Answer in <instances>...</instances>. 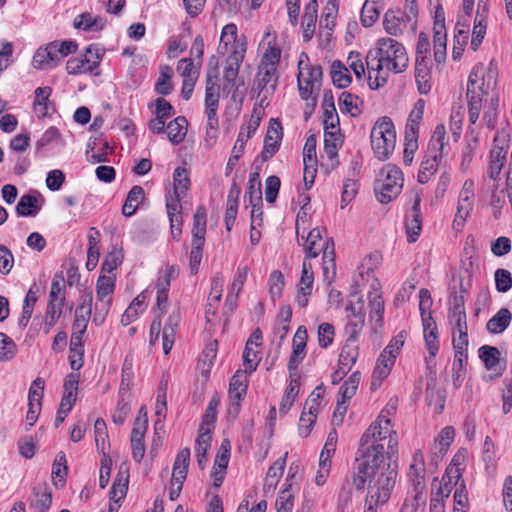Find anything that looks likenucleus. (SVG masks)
<instances>
[{
  "mask_svg": "<svg viewBox=\"0 0 512 512\" xmlns=\"http://www.w3.org/2000/svg\"><path fill=\"white\" fill-rule=\"evenodd\" d=\"M290 383L287 386L285 393L280 402L279 411L281 414H286L294 403L298 393H299V380L296 376L290 377Z\"/></svg>",
  "mask_w": 512,
  "mask_h": 512,
  "instance_id": "obj_45",
  "label": "nucleus"
},
{
  "mask_svg": "<svg viewBox=\"0 0 512 512\" xmlns=\"http://www.w3.org/2000/svg\"><path fill=\"white\" fill-rule=\"evenodd\" d=\"M247 197L249 204L252 206L251 218H254L255 212L262 213V191L258 173L250 174L247 192L245 194V198Z\"/></svg>",
  "mask_w": 512,
  "mask_h": 512,
  "instance_id": "obj_25",
  "label": "nucleus"
},
{
  "mask_svg": "<svg viewBox=\"0 0 512 512\" xmlns=\"http://www.w3.org/2000/svg\"><path fill=\"white\" fill-rule=\"evenodd\" d=\"M206 217V208L202 205L198 206L193 216L192 243L189 261L190 271L192 274H196L198 272L203 256L207 224Z\"/></svg>",
  "mask_w": 512,
  "mask_h": 512,
  "instance_id": "obj_6",
  "label": "nucleus"
},
{
  "mask_svg": "<svg viewBox=\"0 0 512 512\" xmlns=\"http://www.w3.org/2000/svg\"><path fill=\"white\" fill-rule=\"evenodd\" d=\"M464 458V455L461 453H458L453 457L451 464L447 467L445 475L442 478L444 488L439 487L437 494L443 495L445 490V496L448 497L451 492L452 485L457 486L459 484L460 480H462L461 465L464 462Z\"/></svg>",
  "mask_w": 512,
  "mask_h": 512,
  "instance_id": "obj_20",
  "label": "nucleus"
},
{
  "mask_svg": "<svg viewBox=\"0 0 512 512\" xmlns=\"http://www.w3.org/2000/svg\"><path fill=\"white\" fill-rule=\"evenodd\" d=\"M190 462V449L183 448L176 456L173 465L172 479L171 482L173 486L176 484L183 485L188 472Z\"/></svg>",
  "mask_w": 512,
  "mask_h": 512,
  "instance_id": "obj_27",
  "label": "nucleus"
},
{
  "mask_svg": "<svg viewBox=\"0 0 512 512\" xmlns=\"http://www.w3.org/2000/svg\"><path fill=\"white\" fill-rule=\"evenodd\" d=\"M407 239L410 243L416 242L422 230V215L420 211V197L416 196L411 209L405 217Z\"/></svg>",
  "mask_w": 512,
  "mask_h": 512,
  "instance_id": "obj_22",
  "label": "nucleus"
},
{
  "mask_svg": "<svg viewBox=\"0 0 512 512\" xmlns=\"http://www.w3.org/2000/svg\"><path fill=\"white\" fill-rule=\"evenodd\" d=\"M358 355L359 347L357 341L346 340V343L339 355L338 366L342 367L346 371H350L356 363Z\"/></svg>",
  "mask_w": 512,
  "mask_h": 512,
  "instance_id": "obj_37",
  "label": "nucleus"
},
{
  "mask_svg": "<svg viewBox=\"0 0 512 512\" xmlns=\"http://www.w3.org/2000/svg\"><path fill=\"white\" fill-rule=\"evenodd\" d=\"M491 73L492 69L489 68V80L487 84H485L482 67H474L468 77L467 100L469 107V121L471 124H475L477 122L482 108V102H488L490 80L493 78Z\"/></svg>",
  "mask_w": 512,
  "mask_h": 512,
  "instance_id": "obj_2",
  "label": "nucleus"
},
{
  "mask_svg": "<svg viewBox=\"0 0 512 512\" xmlns=\"http://www.w3.org/2000/svg\"><path fill=\"white\" fill-rule=\"evenodd\" d=\"M415 80L421 94H427L430 91V72L426 60L416 58Z\"/></svg>",
  "mask_w": 512,
  "mask_h": 512,
  "instance_id": "obj_41",
  "label": "nucleus"
},
{
  "mask_svg": "<svg viewBox=\"0 0 512 512\" xmlns=\"http://www.w3.org/2000/svg\"><path fill=\"white\" fill-rule=\"evenodd\" d=\"M286 457L287 453H285L283 457L278 458L273 465L269 467L264 480V489L266 492L273 491L279 482V479L282 477L286 464Z\"/></svg>",
  "mask_w": 512,
  "mask_h": 512,
  "instance_id": "obj_38",
  "label": "nucleus"
},
{
  "mask_svg": "<svg viewBox=\"0 0 512 512\" xmlns=\"http://www.w3.org/2000/svg\"><path fill=\"white\" fill-rule=\"evenodd\" d=\"M314 273L311 263L304 259L299 283L297 284L296 302L300 307H306L312 294Z\"/></svg>",
  "mask_w": 512,
  "mask_h": 512,
  "instance_id": "obj_19",
  "label": "nucleus"
},
{
  "mask_svg": "<svg viewBox=\"0 0 512 512\" xmlns=\"http://www.w3.org/2000/svg\"><path fill=\"white\" fill-rule=\"evenodd\" d=\"M446 394L443 389L430 388L426 389V401L430 407L434 408L437 414H441L445 406Z\"/></svg>",
  "mask_w": 512,
  "mask_h": 512,
  "instance_id": "obj_53",
  "label": "nucleus"
},
{
  "mask_svg": "<svg viewBox=\"0 0 512 512\" xmlns=\"http://www.w3.org/2000/svg\"><path fill=\"white\" fill-rule=\"evenodd\" d=\"M281 138L282 125L280 121L271 119L264 139L263 160H268L279 150Z\"/></svg>",
  "mask_w": 512,
  "mask_h": 512,
  "instance_id": "obj_21",
  "label": "nucleus"
},
{
  "mask_svg": "<svg viewBox=\"0 0 512 512\" xmlns=\"http://www.w3.org/2000/svg\"><path fill=\"white\" fill-rule=\"evenodd\" d=\"M298 69V77L304 78V80H308L309 82H314V85H321L322 68L319 65L310 66L306 53H301L298 61Z\"/></svg>",
  "mask_w": 512,
  "mask_h": 512,
  "instance_id": "obj_32",
  "label": "nucleus"
},
{
  "mask_svg": "<svg viewBox=\"0 0 512 512\" xmlns=\"http://www.w3.org/2000/svg\"><path fill=\"white\" fill-rule=\"evenodd\" d=\"M381 173L385 176L379 187L375 188L377 199L387 204L396 198L403 187V174L401 170L391 164L386 165Z\"/></svg>",
  "mask_w": 512,
  "mask_h": 512,
  "instance_id": "obj_7",
  "label": "nucleus"
},
{
  "mask_svg": "<svg viewBox=\"0 0 512 512\" xmlns=\"http://www.w3.org/2000/svg\"><path fill=\"white\" fill-rule=\"evenodd\" d=\"M371 146L376 158L384 161L393 153L396 146V131L392 120L380 117L371 130Z\"/></svg>",
  "mask_w": 512,
  "mask_h": 512,
  "instance_id": "obj_3",
  "label": "nucleus"
},
{
  "mask_svg": "<svg viewBox=\"0 0 512 512\" xmlns=\"http://www.w3.org/2000/svg\"><path fill=\"white\" fill-rule=\"evenodd\" d=\"M366 69L368 84L371 89L376 90L387 82L389 75L377 48L368 51L365 59Z\"/></svg>",
  "mask_w": 512,
  "mask_h": 512,
  "instance_id": "obj_12",
  "label": "nucleus"
},
{
  "mask_svg": "<svg viewBox=\"0 0 512 512\" xmlns=\"http://www.w3.org/2000/svg\"><path fill=\"white\" fill-rule=\"evenodd\" d=\"M508 135L502 131L494 137V145L490 151V160L488 166V176L492 180H497L501 170L506 162V155L509 148Z\"/></svg>",
  "mask_w": 512,
  "mask_h": 512,
  "instance_id": "obj_11",
  "label": "nucleus"
},
{
  "mask_svg": "<svg viewBox=\"0 0 512 512\" xmlns=\"http://www.w3.org/2000/svg\"><path fill=\"white\" fill-rule=\"evenodd\" d=\"M37 292L34 291L33 287H31L24 299L23 307H22V314L19 319L18 325L21 328H26L34 310V306L37 302Z\"/></svg>",
  "mask_w": 512,
  "mask_h": 512,
  "instance_id": "obj_49",
  "label": "nucleus"
},
{
  "mask_svg": "<svg viewBox=\"0 0 512 512\" xmlns=\"http://www.w3.org/2000/svg\"><path fill=\"white\" fill-rule=\"evenodd\" d=\"M377 49L388 74L401 73L408 67V56L405 47L392 38L378 40Z\"/></svg>",
  "mask_w": 512,
  "mask_h": 512,
  "instance_id": "obj_5",
  "label": "nucleus"
},
{
  "mask_svg": "<svg viewBox=\"0 0 512 512\" xmlns=\"http://www.w3.org/2000/svg\"><path fill=\"white\" fill-rule=\"evenodd\" d=\"M486 22L485 15L479 14L475 18V24L472 32V40H471V48L473 51H476L482 43V40L486 34Z\"/></svg>",
  "mask_w": 512,
  "mask_h": 512,
  "instance_id": "obj_59",
  "label": "nucleus"
},
{
  "mask_svg": "<svg viewBox=\"0 0 512 512\" xmlns=\"http://www.w3.org/2000/svg\"><path fill=\"white\" fill-rule=\"evenodd\" d=\"M443 25L435 28L434 33V59L438 64L445 61L446 58V34L442 31Z\"/></svg>",
  "mask_w": 512,
  "mask_h": 512,
  "instance_id": "obj_54",
  "label": "nucleus"
},
{
  "mask_svg": "<svg viewBox=\"0 0 512 512\" xmlns=\"http://www.w3.org/2000/svg\"><path fill=\"white\" fill-rule=\"evenodd\" d=\"M93 297L88 293L81 298V303L75 310V318L72 324L71 342L72 349L80 351L82 348V338L86 332L89 319L92 312Z\"/></svg>",
  "mask_w": 512,
  "mask_h": 512,
  "instance_id": "obj_8",
  "label": "nucleus"
},
{
  "mask_svg": "<svg viewBox=\"0 0 512 512\" xmlns=\"http://www.w3.org/2000/svg\"><path fill=\"white\" fill-rule=\"evenodd\" d=\"M489 106L485 105V111L483 114V120L487 124L489 128H494L496 118H497V105L498 98L493 88H489V96H488Z\"/></svg>",
  "mask_w": 512,
  "mask_h": 512,
  "instance_id": "obj_58",
  "label": "nucleus"
},
{
  "mask_svg": "<svg viewBox=\"0 0 512 512\" xmlns=\"http://www.w3.org/2000/svg\"><path fill=\"white\" fill-rule=\"evenodd\" d=\"M396 356L394 354L382 351L377 359L376 366L372 375V388H376L380 383L390 374L392 367L395 364Z\"/></svg>",
  "mask_w": 512,
  "mask_h": 512,
  "instance_id": "obj_24",
  "label": "nucleus"
},
{
  "mask_svg": "<svg viewBox=\"0 0 512 512\" xmlns=\"http://www.w3.org/2000/svg\"><path fill=\"white\" fill-rule=\"evenodd\" d=\"M317 13V0L309 1L305 6L304 14L302 17L303 39L305 42H309L315 33Z\"/></svg>",
  "mask_w": 512,
  "mask_h": 512,
  "instance_id": "obj_26",
  "label": "nucleus"
},
{
  "mask_svg": "<svg viewBox=\"0 0 512 512\" xmlns=\"http://www.w3.org/2000/svg\"><path fill=\"white\" fill-rule=\"evenodd\" d=\"M212 437L207 432L198 433V437L196 439V457L197 462L200 469H204L205 464L207 462V451L211 446Z\"/></svg>",
  "mask_w": 512,
  "mask_h": 512,
  "instance_id": "obj_50",
  "label": "nucleus"
},
{
  "mask_svg": "<svg viewBox=\"0 0 512 512\" xmlns=\"http://www.w3.org/2000/svg\"><path fill=\"white\" fill-rule=\"evenodd\" d=\"M17 352L15 342L5 333L0 332V361L11 360Z\"/></svg>",
  "mask_w": 512,
  "mask_h": 512,
  "instance_id": "obj_62",
  "label": "nucleus"
},
{
  "mask_svg": "<svg viewBox=\"0 0 512 512\" xmlns=\"http://www.w3.org/2000/svg\"><path fill=\"white\" fill-rule=\"evenodd\" d=\"M420 297V305L419 309L421 312L423 329H424V340L426 344V348L429 352V358L427 359V363L430 364L431 361L437 355L439 350V340H438V329L436 322L434 321L429 310L432 299L430 293L427 289H421L419 292Z\"/></svg>",
  "mask_w": 512,
  "mask_h": 512,
  "instance_id": "obj_4",
  "label": "nucleus"
},
{
  "mask_svg": "<svg viewBox=\"0 0 512 512\" xmlns=\"http://www.w3.org/2000/svg\"><path fill=\"white\" fill-rule=\"evenodd\" d=\"M111 304L112 298H97V302L95 304V312L93 316V323L95 325L100 326L105 322Z\"/></svg>",
  "mask_w": 512,
  "mask_h": 512,
  "instance_id": "obj_63",
  "label": "nucleus"
},
{
  "mask_svg": "<svg viewBox=\"0 0 512 512\" xmlns=\"http://www.w3.org/2000/svg\"><path fill=\"white\" fill-rule=\"evenodd\" d=\"M115 289V275L101 274L97 280V298H112Z\"/></svg>",
  "mask_w": 512,
  "mask_h": 512,
  "instance_id": "obj_55",
  "label": "nucleus"
},
{
  "mask_svg": "<svg viewBox=\"0 0 512 512\" xmlns=\"http://www.w3.org/2000/svg\"><path fill=\"white\" fill-rule=\"evenodd\" d=\"M276 37L269 32L265 33L263 42H266L268 47L261 59L260 66L272 67L277 69V65L281 57V49L275 43Z\"/></svg>",
  "mask_w": 512,
  "mask_h": 512,
  "instance_id": "obj_30",
  "label": "nucleus"
},
{
  "mask_svg": "<svg viewBox=\"0 0 512 512\" xmlns=\"http://www.w3.org/2000/svg\"><path fill=\"white\" fill-rule=\"evenodd\" d=\"M278 83L276 68L258 66L255 86L258 90L257 100L260 108L269 104V97L274 94Z\"/></svg>",
  "mask_w": 512,
  "mask_h": 512,
  "instance_id": "obj_9",
  "label": "nucleus"
},
{
  "mask_svg": "<svg viewBox=\"0 0 512 512\" xmlns=\"http://www.w3.org/2000/svg\"><path fill=\"white\" fill-rule=\"evenodd\" d=\"M39 209L37 192L22 195L16 205V213L20 217L35 216Z\"/></svg>",
  "mask_w": 512,
  "mask_h": 512,
  "instance_id": "obj_40",
  "label": "nucleus"
},
{
  "mask_svg": "<svg viewBox=\"0 0 512 512\" xmlns=\"http://www.w3.org/2000/svg\"><path fill=\"white\" fill-rule=\"evenodd\" d=\"M479 357L488 370H494L500 361V351L496 347L483 345L479 348Z\"/></svg>",
  "mask_w": 512,
  "mask_h": 512,
  "instance_id": "obj_51",
  "label": "nucleus"
},
{
  "mask_svg": "<svg viewBox=\"0 0 512 512\" xmlns=\"http://www.w3.org/2000/svg\"><path fill=\"white\" fill-rule=\"evenodd\" d=\"M441 160L425 156L421 162L420 170L418 172V182L427 183L429 179L436 173Z\"/></svg>",
  "mask_w": 512,
  "mask_h": 512,
  "instance_id": "obj_52",
  "label": "nucleus"
},
{
  "mask_svg": "<svg viewBox=\"0 0 512 512\" xmlns=\"http://www.w3.org/2000/svg\"><path fill=\"white\" fill-rule=\"evenodd\" d=\"M512 314L507 308H501L488 322L487 330L493 334L502 333L509 325Z\"/></svg>",
  "mask_w": 512,
  "mask_h": 512,
  "instance_id": "obj_43",
  "label": "nucleus"
},
{
  "mask_svg": "<svg viewBox=\"0 0 512 512\" xmlns=\"http://www.w3.org/2000/svg\"><path fill=\"white\" fill-rule=\"evenodd\" d=\"M338 102L341 111L349 113L352 117L362 113L363 101L357 95L344 91L339 95Z\"/></svg>",
  "mask_w": 512,
  "mask_h": 512,
  "instance_id": "obj_34",
  "label": "nucleus"
},
{
  "mask_svg": "<svg viewBox=\"0 0 512 512\" xmlns=\"http://www.w3.org/2000/svg\"><path fill=\"white\" fill-rule=\"evenodd\" d=\"M408 477L415 492L414 501L417 506L424 504L426 500L425 462L420 450H417L413 455Z\"/></svg>",
  "mask_w": 512,
  "mask_h": 512,
  "instance_id": "obj_10",
  "label": "nucleus"
},
{
  "mask_svg": "<svg viewBox=\"0 0 512 512\" xmlns=\"http://www.w3.org/2000/svg\"><path fill=\"white\" fill-rule=\"evenodd\" d=\"M60 62V55H58V50H56V41L50 42L45 47L38 48L32 60L34 68L40 70L53 69Z\"/></svg>",
  "mask_w": 512,
  "mask_h": 512,
  "instance_id": "obj_18",
  "label": "nucleus"
},
{
  "mask_svg": "<svg viewBox=\"0 0 512 512\" xmlns=\"http://www.w3.org/2000/svg\"><path fill=\"white\" fill-rule=\"evenodd\" d=\"M307 339L308 335L306 328L304 326H299L293 338V349L288 364L290 377L297 375L298 365L306 355L305 348Z\"/></svg>",
  "mask_w": 512,
  "mask_h": 512,
  "instance_id": "obj_17",
  "label": "nucleus"
},
{
  "mask_svg": "<svg viewBox=\"0 0 512 512\" xmlns=\"http://www.w3.org/2000/svg\"><path fill=\"white\" fill-rule=\"evenodd\" d=\"M174 192L175 195L183 196L190 187V179L188 172L183 167H177L173 174Z\"/></svg>",
  "mask_w": 512,
  "mask_h": 512,
  "instance_id": "obj_57",
  "label": "nucleus"
},
{
  "mask_svg": "<svg viewBox=\"0 0 512 512\" xmlns=\"http://www.w3.org/2000/svg\"><path fill=\"white\" fill-rule=\"evenodd\" d=\"M463 319H466L465 299L463 294L457 295L455 293L449 301L448 321L451 325H454Z\"/></svg>",
  "mask_w": 512,
  "mask_h": 512,
  "instance_id": "obj_42",
  "label": "nucleus"
},
{
  "mask_svg": "<svg viewBox=\"0 0 512 512\" xmlns=\"http://www.w3.org/2000/svg\"><path fill=\"white\" fill-rule=\"evenodd\" d=\"M220 404V398L217 394H215L209 401L208 406L205 410V413L202 417L201 424L198 429V433L207 432L211 435V430L214 428L216 418H217V409Z\"/></svg>",
  "mask_w": 512,
  "mask_h": 512,
  "instance_id": "obj_35",
  "label": "nucleus"
},
{
  "mask_svg": "<svg viewBox=\"0 0 512 512\" xmlns=\"http://www.w3.org/2000/svg\"><path fill=\"white\" fill-rule=\"evenodd\" d=\"M173 76V69L169 65L160 67V75L155 84V91L163 96L169 95L173 90L171 78Z\"/></svg>",
  "mask_w": 512,
  "mask_h": 512,
  "instance_id": "obj_46",
  "label": "nucleus"
},
{
  "mask_svg": "<svg viewBox=\"0 0 512 512\" xmlns=\"http://www.w3.org/2000/svg\"><path fill=\"white\" fill-rule=\"evenodd\" d=\"M145 197L144 189L135 185L128 192L125 203L122 207V214L126 217H131L137 211L138 206L142 203Z\"/></svg>",
  "mask_w": 512,
  "mask_h": 512,
  "instance_id": "obj_39",
  "label": "nucleus"
},
{
  "mask_svg": "<svg viewBox=\"0 0 512 512\" xmlns=\"http://www.w3.org/2000/svg\"><path fill=\"white\" fill-rule=\"evenodd\" d=\"M240 187L234 183L227 196V207L225 212L226 229L230 231L235 223L238 212V198L240 195Z\"/></svg>",
  "mask_w": 512,
  "mask_h": 512,
  "instance_id": "obj_33",
  "label": "nucleus"
},
{
  "mask_svg": "<svg viewBox=\"0 0 512 512\" xmlns=\"http://www.w3.org/2000/svg\"><path fill=\"white\" fill-rule=\"evenodd\" d=\"M52 503V491L46 482L37 483L32 490V496L29 500L31 508L38 512H46Z\"/></svg>",
  "mask_w": 512,
  "mask_h": 512,
  "instance_id": "obj_23",
  "label": "nucleus"
},
{
  "mask_svg": "<svg viewBox=\"0 0 512 512\" xmlns=\"http://www.w3.org/2000/svg\"><path fill=\"white\" fill-rule=\"evenodd\" d=\"M63 307L64 305H57V303L48 302L44 320V331L46 334L50 332L58 319L61 317Z\"/></svg>",
  "mask_w": 512,
  "mask_h": 512,
  "instance_id": "obj_60",
  "label": "nucleus"
},
{
  "mask_svg": "<svg viewBox=\"0 0 512 512\" xmlns=\"http://www.w3.org/2000/svg\"><path fill=\"white\" fill-rule=\"evenodd\" d=\"M323 109H324V119H323V125L324 130L332 129L335 130L339 127V117L333 102V97L330 96L329 99L325 96L324 102H323Z\"/></svg>",
  "mask_w": 512,
  "mask_h": 512,
  "instance_id": "obj_47",
  "label": "nucleus"
},
{
  "mask_svg": "<svg viewBox=\"0 0 512 512\" xmlns=\"http://www.w3.org/2000/svg\"><path fill=\"white\" fill-rule=\"evenodd\" d=\"M406 22L407 18L403 11L390 9L384 15L383 25L388 34L397 36L402 33Z\"/></svg>",
  "mask_w": 512,
  "mask_h": 512,
  "instance_id": "obj_28",
  "label": "nucleus"
},
{
  "mask_svg": "<svg viewBox=\"0 0 512 512\" xmlns=\"http://www.w3.org/2000/svg\"><path fill=\"white\" fill-rule=\"evenodd\" d=\"M128 485V478H124L123 476H119L114 480L113 485L110 489L109 496L110 500L118 503L126 496Z\"/></svg>",
  "mask_w": 512,
  "mask_h": 512,
  "instance_id": "obj_64",
  "label": "nucleus"
},
{
  "mask_svg": "<svg viewBox=\"0 0 512 512\" xmlns=\"http://www.w3.org/2000/svg\"><path fill=\"white\" fill-rule=\"evenodd\" d=\"M368 302L370 308V322L372 323L373 329L377 330L383 326L384 314V300L380 290V282L378 280H375L370 285Z\"/></svg>",
  "mask_w": 512,
  "mask_h": 512,
  "instance_id": "obj_15",
  "label": "nucleus"
},
{
  "mask_svg": "<svg viewBox=\"0 0 512 512\" xmlns=\"http://www.w3.org/2000/svg\"><path fill=\"white\" fill-rule=\"evenodd\" d=\"M337 433L335 430L328 434L324 448L320 454L319 469L316 474L315 482L317 485H323L330 473L331 456L336 450Z\"/></svg>",
  "mask_w": 512,
  "mask_h": 512,
  "instance_id": "obj_14",
  "label": "nucleus"
},
{
  "mask_svg": "<svg viewBox=\"0 0 512 512\" xmlns=\"http://www.w3.org/2000/svg\"><path fill=\"white\" fill-rule=\"evenodd\" d=\"M331 77L334 85L339 88L347 87L352 80L348 68L339 60L332 63Z\"/></svg>",
  "mask_w": 512,
  "mask_h": 512,
  "instance_id": "obj_48",
  "label": "nucleus"
},
{
  "mask_svg": "<svg viewBox=\"0 0 512 512\" xmlns=\"http://www.w3.org/2000/svg\"><path fill=\"white\" fill-rule=\"evenodd\" d=\"M166 133L170 142L174 145L180 144L187 133V120L183 116H178L170 121L166 126Z\"/></svg>",
  "mask_w": 512,
  "mask_h": 512,
  "instance_id": "obj_36",
  "label": "nucleus"
},
{
  "mask_svg": "<svg viewBox=\"0 0 512 512\" xmlns=\"http://www.w3.org/2000/svg\"><path fill=\"white\" fill-rule=\"evenodd\" d=\"M347 324L345 325V333L347 340L357 341L360 332L362 331L365 323V312L362 301L358 302V305L349 304L346 308Z\"/></svg>",
  "mask_w": 512,
  "mask_h": 512,
  "instance_id": "obj_16",
  "label": "nucleus"
},
{
  "mask_svg": "<svg viewBox=\"0 0 512 512\" xmlns=\"http://www.w3.org/2000/svg\"><path fill=\"white\" fill-rule=\"evenodd\" d=\"M66 71L70 75L93 73L90 64L86 63L83 55L70 58L66 63Z\"/></svg>",
  "mask_w": 512,
  "mask_h": 512,
  "instance_id": "obj_61",
  "label": "nucleus"
},
{
  "mask_svg": "<svg viewBox=\"0 0 512 512\" xmlns=\"http://www.w3.org/2000/svg\"><path fill=\"white\" fill-rule=\"evenodd\" d=\"M324 151L328 161L322 164L327 172L334 170L339 165L338 151L343 145V136L340 128L324 130Z\"/></svg>",
  "mask_w": 512,
  "mask_h": 512,
  "instance_id": "obj_13",
  "label": "nucleus"
},
{
  "mask_svg": "<svg viewBox=\"0 0 512 512\" xmlns=\"http://www.w3.org/2000/svg\"><path fill=\"white\" fill-rule=\"evenodd\" d=\"M52 88L49 86L38 87L35 90L34 109L41 117H45L55 111L53 102L50 101Z\"/></svg>",
  "mask_w": 512,
  "mask_h": 512,
  "instance_id": "obj_29",
  "label": "nucleus"
},
{
  "mask_svg": "<svg viewBox=\"0 0 512 512\" xmlns=\"http://www.w3.org/2000/svg\"><path fill=\"white\" fill-rule=\"evenodd\" d=\"M248 373L246 370H238L232 376L229 383V399L243 400L248 388Z\"/></svg>",
  "mask_w": 512,
  "mask_h": 512,
  "instance_id": "obj_31",
  "label": "nucleus"
},
{
  "mask_svg": "<svg viewBox=\"0 0 512 512\" xmlns=\"http://www.w3.org/2000/svg\"><path fill=\"white\" fill-rule=\"evenodd\" d=\"M65 278L62 272L56 273L51 283L49 302L64 305L66 300Z\"/></svg>",
  "mask_w": 512,
  "mask_h": 512,
  "instance_id": "obj_44",
  "label": "nucleus"
},
{
  "mask_svg": "<svg viewBox=\"0 0 512 512\" xmlns=\"http://www.w3.org/2000/svg\"><path fill=\"white\" fill-rule=\"evenodd\" d=\"M130 394H119L116 409L112 415V420L116 425H122L130 412Z\"/></svg>",
  "mask_w": 512,
  "mask_h": 512,
  "instance_id": "obj_56",
  "label": "nucleus"
},
{
  "mask_svg": "<svg viewBox=\"0 0 512 512\" xmlns=\"http://www.w3.org/2000/svg\"><path fill=\"white\" fill-rule=\"evenodd\" d=\"M390 419L379 416L360 439L352 467V482L357 491L369 489L376 501L389 499L397 478V465L390 458L397 453L398 438Z\"/></svg>",
  "mask_w": 512,
  "mask_h": 512,
  "instance_id": "obj_1",
  "label": "nucleus"
}]
</instances>
